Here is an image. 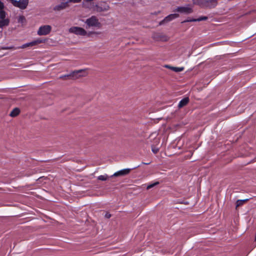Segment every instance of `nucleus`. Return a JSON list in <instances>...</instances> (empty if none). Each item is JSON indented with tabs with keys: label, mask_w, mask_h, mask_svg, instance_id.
I'll use <instances>...</instances> for the list:
<instances>
[{
	"label": "nucleus",
	"mask_w": 256,
	"mask_h": 256,
	"mask_svg": "<svg viewBox=\"0 0 256 256\" xmlns=\"http://www.w3.org/2000/svg\"><path fill=\"white\" fill-rule=\"evenodd\" d=\"M12 4L14 6L22 10L26 9L28 4V0H12Z\"/></svg>",
	"instance_id": "obj_1"
},
{
	"label": "nucleus",
	"mask_w": 256,
	"mask_h": 256,
	"mask_svg": "<svg viewBox=\"0 0 256 256\" xmlns=\"http://www.w3.org/2000/svg\"><path fill=\"white\" fill-rule=\"evenodd\" d=\"M86 24L88 26H96L100 28L101 24L98 22V19L96 16H92L86 20Z\"/></svg>",
	"instance_id": "obj_2"
},
{
	"label": "nucleus",
	"mask_w": 256,
	"mask_h": 256,
	"mask_svg": "<svg viewBox=\"0 0 256 256\" xmlns=\"http://www.w3.org/2000/svg\"><path fill=\"white\" fill-rule=\"evenodd\" d=\"M69 32L77 35L86 36L87 35L86 30L78 26H72L69 29Z\"/></svg>",
	"instance_id": "obj_3"
},
{
	"label": "nucleus",
	"mask_w": 256,
	"mask_h": 256,
	"mask_svg": "<svg viewBox=\"0 0 256 256\" xmlns=\"http://www.w3.org/2000/svg\"><path fill=\"white\" fill-rule=\"evenodd\" d=\"M86 76V74L83 70L74 71L70 74V79L74 80L85 76Z\"/></svg>",
	"instance_id": "obj_4"
},
{
	"label": "nucleus",
	"mask_w": 256,
	"mask_h": 256,
	"mask_svg": "<svg viewBox=\"0 0 256 256\" xmlns=\"http://www.w3.org/2000/svg\"><path fill=\"white\" fill-rule=\"evenodd\" d=\"M52 28L49 25H45L40 26L38 31V34L39 36H44L48 34L51 31Z\"/></svg>",
	"instance_id": "obj_5"
},
{
	"label": "nucleus",
	"mask_w": 256,
	"mask_h": 256,
	"mask_svg": "<svg viewBox=\"0 0 256 256\" xmlns=\"http://www.w3.org/2000/svg\"><path fill=\"white\" fill-rule=\"evenodd\" d=\"M152 37L154 40L156 41L160 40L163 42H166L168 41V38L166 36L159 32L153 33Z\"/></svg>",
	"instance_id": "obj_6"
},
{
	"label": "nucleus",
	"mask_w": 256,
	"mask_h": 256,
	"mask_svg": "<svg viewBox=\"0 0 256 256\" xmlns=\"http://www.w3.org/2000/svg\"><path fill=\"white\" fill-rule=\"evenodd\" d=\"M110 8L106 3L103 2L96 5L94 10L97 12H102L108 10Z\"/></svg>",
	"instance_id": "obj_7"
},
{
	"label": "nucleus",
	"mask_w": 256,
	"mask_h": 256,
	"mask_svg": "<svg viewBox=\"0 0 256 256\" xmlns=\"http://www.w3.org/2000/svg\"><path fill=\"white\" fill-rule=\"evenodd\" d=\"M179 15L177 14H170L168 16H166L163 20L160 21L159 23V25H164L168 22L173 19H174L178 17Z\"/></svg>",
	"instance_id": "obj_8"
},
{
	"label": "nucleus",
	"mask_w": 256,
	"mask_h": 256,
	"mask_svg": "<svg viewBox=\"0 0 256 256\" xmlns=\"http://www.w3.org/2000/svg\"><path fill=\"white\" fill-rule=\"evenodd\" d=\"M218 0H205L204 4L206 8H214L218 4Z\"/></svg>",
	"instance_id": "obj_9"
},
{
	"label": "nucleus",
	"mask_w": 256,
	"mask_h": 256,
	"mask_svg": "<svg viewBox=\"0 0 256 256\" xmlns=\"http://www.w3.org/2000/svg\"><path fill=\"white\" fill-rule=\"evenodd\" d=\"M176 12L184 13L186 14H188L192 13L193 10L192 8L190 7H185V6H180L178 7L176 10Z\"/></svg>",
	"instance_id": "obj_10"
},
{
	"label": "nucleus",
	"mask_w": 256,
	"mask_h": 256,
	"mask_svg": "<svg viewBox=\"0 0 256 256\" xmlns=\"http://www.w3.org/2000/svg\"><path fill=\"white\" fill-rule=\"evenodd\" d=\"M131 170L130 168H126L115 172L111 177L124 176L128 174Z\"/></svg>",
	"instance_id": "obj_11"
},
{
	"label": "nucleus",
	"mask_w": 256,
	"mask_h": 256,
	"mask_svg": "<svg viewBox=\"0 0 256 256\" xmlns=\"http://www.w3.org/2000/svg\"><path fill=\"white\" fill-rule=\"evenodd\" d=\"M68 6V2H61L60 4L56 6L54 10L60 11L62 10Z\"/></svg>",
	"instance_id": "obj_12"
},
{
	"label": "nucleus",
	"mask_w": 256,
	"mask_h": 256,
	"mask_svg": "<svg viewBox=\"0 0 256 256\" xmlns=\"http://www.w3.org/2000/svg\"><path fill=\"white\" fill-rule=\"evenodd\" d=\"M208 19V18L206 16H202L198 18H192L190 20H186L182 22V23H184L186 22H200L202 20H206Z\"/></svg>",
	"instance_id": "obj_13"
},
{
	"label": "nucleus",
	"mask_w": 256,
	"mask_h": 256,
	"mask_svg": "<svg viewBox=\"0 0 256 256\" xmlns=\"http://www.w3.org/2000/svg\"><path fill=\"white\" fill-rule=\"evenodd\" d=\"M189 98L188 97H186L182 99L179 102L178 107L179 108H182V107L186 106L189 102Z\"/></svg>",
	"instance_id": "obj_14"
},
{
	"label": "nucleus",
	"mask_w": 256,
	"mask_h": 256,
	"mask_svg": "<svg viewBox=\"0 0 256 256\" xmlns=\"http://www.w3.org/2000/svg\"><path fill=\"white\" fill-rule=\"evenodd\" d=\"M164 68H169L170 70H172L175 72H180L184 70V68L183 67L182 68H178V67H174L170 66V65H165L164 66Z\"/></svg>",
	"instance_id": "obj_15"
},
{
	"label": "nucleus",
	"mask_w": 256,
	"mask_h": 256,
	"mask_svg": "<svg viewBox=\"0 0 256 256\" xmlns=\"http://www.w3.org/2000/svg\"><path fill=\"white\" fill-rule=\"evenodd\" d=\"M20 110L18 108H15L10 114V116L14 118L18 116L20 113Z\"/></svg>",
	"instance_id": "obj_16"
},
{
	"label": "nucleus",
	"mask_w": 256,
	"mask_h": 256,
	"mask_svg": "<svg viewBox=\"0 0 256 256\" xmlns=\"http://www.w3.org/2000/svg\"><path fill=\"white\" fill-rule=\"evenodd\" d=\"M10 20L8 18H4L0 20V28L8 26L9 24Z\"/></svg>",
	"instance_id": "obj_17"
},
{
	"label": "nucleus",
	"mask_w": 256,
	"mask_h": 256,
	"mask_svg": "<svg viewBox=\"0 0 256 256\" xmlns=\"http://www.w3.org/2000/svg\"><path fill=\"white\" fill-rule=\"evenodd\" d=\"M18 22L21 24L22 26L26 24V20L24 16H20L18 18Z\"/></svg>",
	"instance_id": "obj_18"
},
{
	"label": "nucleus",
	"mask_w": 256,
	"mask_h": 256,
	"mask_svg": "<svg viewBox=\"0 0 256 256\" xmlns=\"http://www.w3.org/2000/svg\"><path fill=\"white\" fill-rule=\"evenodd\" d=\"M248 200H249L248 198H246V199L242 200H238L236 202V208L240 206H242L244 202H248Z\"/></svg>",
	"instance_id": "obj_19"
},
{
	"label": "nucleus",
	"mask_w": 256,
	"mask_h": 256,
	"mask_svg": "<svg viewBox=\"0 0 256 256\" xmlns=\"http://www.w3.org/2000/svg\"><path fill=\"white\" fill-rule=\"evenodd\" d=\"M108 178V176L107 175H101L98 176V180H106Z\"/></svg>",
	"instance_id": "obj_20"
},
{
	"label": "nucleus",
	"mask_w": 256,
	"mask_h": 256,
	"mask_svg": "<svg viewBox=\"0 0 256 256\" xmlns=\"http://www.w3.org/2000/svg\"><path fill=\"white\" fill-rule=\"evenodd\" d=\"M34 46L32 42H29V43H26V44H23L20 48H26L28 47V46Z\"/></svg>",
	"instance_id": "obj_21"
},
{
	"label": "nucleus",
	"mask_w": 256,
	"mask_h": 256,
	"mask_svg": "<svg viewBox=\"0 0 256 256\" xmlns=\"http://www.w3.org/2000/svg\"><path fill=\"white\" fill-rule=\"evenodd\" d=\"M59 78H60V79H62L63 80H70V74L60 76Z\"/></svg>",
	"instance_id": "obj_22"
},
{
	"label": "nucleus",
	"mask_w": 256,
	"mask_h": 256,
	"mask_svg": "<svg viewBox=\"0 0 256 256\" xmlns=\"http://www.w3.org/2000/svg\"><path fill=\"white\" fill-rule=\"evenodd\" d=\"M6 17V12L2 10H0V19H4Z\"/></svg>",
	"instance_id": "obj_23"
},
{
	"label": "nucleus",
	"mask_w": 256,
	"mask_h": 256,
	"mask_svg": "<svg viewBox=\"0 0 256 256\" xmlns=\"http://www.w3.org/2000/svg\"><path fill=\"white\" fill-rule=\"evenodd\" d=\"M158 184H159V182H154V184H149V185L147 186L146 188H147V190H149V189H150V188H153L154 186H156V185H158Z\"/></svg>",
	"instance_id": "obj_24"
},
{
	"label": "nucleus",
	"mask_w": 256,
	"mask_h": 256,
	"mask_svg": "<svg viewBox=\"0 0 256 256\" xmlns=\"http://www.w3.org/2000/svg\"><path fill=\"white\" fill-rule=\"evenodd\" d=\"M101 34V32H89L88 33H87V36H90L92 34Z\"/></svg>",
	"instance_id": "obj_25"
},
{
	"label": "nucleus",
	"mask_w": 256,
	"mask_h": 256,
	"mask_svg": "<svg viewBox=\"0 0 256 256\" xmlns=\"http://www.w3.org/2000/svg\"><path fill=\"white\" fill-rule=\"evenodd\" d=\"M42 42H43V40H34L32 42L34 46H35L37 44H40Z\"/></svg>",
	"instance_id": "obj_26"
},
{
	"label": "nucleus",
	"mask_w": 256,
	"mask_h": 256,
	"mask_svg": "<svg viewBox=\"0 0 256 256\" xmlns=\"http://www.w3.org/2000/svg\"><path fill=\"white\" fill-rule=\"evenodd\" d=\"M159 149L157 148H154V146H152V151L154 154H156L158 152Z\"/></svg>",
	"instance_id": "obj_27"
},
{
	"label": "nucleus",
	"mask_w": 256,
	"mask_h": 256,
	"mask_svg": "<svg viewBox=\"0 0 256 256\" xmlns=\"http://www.w3.org/2000/svg\"><path fill=\"white\" fill-rule=\"evenodd\" d=\"M47 178L46 177H44V176H41L40 178H39L37 180L38 181H40V182H42V180H46Z\"/></svg>",
	"instance_id": "obj_28"
},
{
	"label": "nucleus",
	"mask_w": 256,
	"mask_h": 256,
	"mask_svg": "<svg viewBox=\"0 0 256 256\" xmlns=\"http://www.w3.org/2000/svg\"><path fill=\"white\" fill-rule=\"evenodd\" d=\"M178 202L180 203V204H189L188 202L184 201V200L180 201Z\"/></svg>",
	"instance_id": "obj_29"
},
{
	"label": "nucleus",
	"mask_w": 256,
	"mask_h": 256,
	"mask_svg": "<svg viewBox=\"0 0 256 256\" xmlns=\"http://www.w3.org/2000/svg\"><path fill=\"white\" fill-rule=\"evenodd\" d=\"M4 8V4L0 1V10H3Z\"/></svg>",
	"instance_id": "obj_30"
},
{
	"label": "nucleus",
	"mask_w": 256,
	"mask_h": 256,
	"mask_svg": "<svg viewBox=\"0 0 256 256\" xmlns=\"http://www.w3.org/2000/svg\"><path fill=\"white\" fill-rule=\"evenodd\" d=\"M105 217L106 218H110L111 217V214L110 213L107 212L105 214Z\"/></svg>",
	"instance_id": "obj_31"
},
{
	"label": "nucleus",
	"mask_w": 256,
	"mask_h": 256,
	"mask_svg": "<svg viewBox=\"0 0 256 256\" xmlns=\"http://www.w3.org/2000/svg\"><path fill=\"white\" fill-rule=\"evenodd\" d=\"M81 0H68L70 2H80Z\"/></svg>",
	"instance_id": "obj_32"
},
{
	"label": "nucleus",
	"mask_w": 256,
	"mask_h": 256,
	"mask_svg": "<svg viewBox=\"0 0 256 256\" xmlns=\"http://www.w3.org/2000/svg\"><path fill=\"white\" fill-rule=\"evenodd\" d=\"M12 48H11V47H5V48H2V49L4 50H9V49H12Z\"/></svg>",
	"instance_id": "obj_33"
},
{
	"label": "nucleus",
	"mask_w": 256,
	"mask_h": 256,
	"mask_svg": "<svg viewBox=\"0 0 256 256\" xmlns=\"http://www.w3.org/2000/svg\"><path fill=\"white\" fill-rule=\"evenodd\" d=\"M143 164H150V162H147V163H145V162H142Z\"/></svg>",
	"instance_id": "obj_34"
},
{
	"label": "nucleus",
	"mask_w": 256,
	"mask_h": 256,
	"mask_svg": "<svg viewBox=\"0 0 256 256\" xmlns=\"http://www.w3.org/2000/svg\"><path fill=\"white\" fill-rule=\"evenodd\" d=\"M250 12H248V13H246L245 14H250Z\"/></svg>",
	"instance_id": "obj_35"
},
{
	"label": "nucleus",
	"mask_w": 256,
	"mask_h": 256,
	"mask_svg": "<svg viewBox=\"0 0 256 256\" xmlns=\"http://www.w3.org/2000/svg\"><path fill=\"white\" fill-rule=\"evenodd\" d=\"M255 241L256 242V237H255Z\"/></svg>",
	"instance_id": "obj_36"
}]
</instances>
